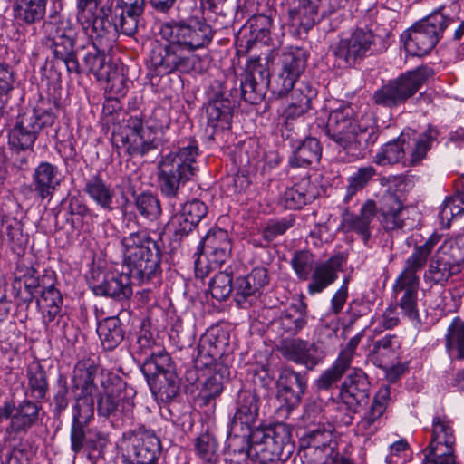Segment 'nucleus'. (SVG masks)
<instances>
[{"mask_svg": "<svg viewBox=\"0 0 464 464\" xmlns=\"http://www.w3.org/2000/svg\"><path fill=\"white\" fill-rule=\"evenodd\" d=\"M46 12V0H17L16 16L25 24L41 21Z\"/></svg>", "mask_w": 464, "mask_h": 464, "instance_id": "obj_50", "label": "nucleus"}, {"mask_svg": "<svg viewBox=\"0 0 464 464\" xmlns=\"http://www.w3.org/2000/svg\"><path fill=\"white\" fill-rule=\"evenodd\" d=\"M291 91V102L297 105H305L311 108L312 100L316 97L317 91L309 82H300L293 85Z\"/></svg>", "mask_w": 464, "mask_h": 464, "instance_id": "obj_64", "label": "nucleus"}, {"mask_svg": "<svg viewBox=\"0 0 464 464\" xmlns=\"http://www.w3.org/2000/svg\"><path fill=\"white\" fill-rule=\"evenodd\" d=\"M67 212L71 216L68 220L74 228H82L84 218L92 215L87 204L78 197H72L68 199Z\"/></svg>", "mask_w": 464, "mask_h": 464, "instance_id": "obj_61", "label": "nucleus"}, {"mask_svg": "<svg viewBox=\"0 0 464 464\" xmlns=\"http://www.w3.org/2000/svg\"><path fill=\"white\" fill-rule=\"evenodd\" d=\"M165 45H157L151 50V66L160 74H169L174 72L188 73L192 71L201 72V59L198 55H186L179 44L168 42Z\"/></svg>", "mask_w": 464, "mask_h": 464, "instance_id": "obj_21", "label": "nucleus"}, {"mask_svg": "<svg viewBox=\"0 0 464 464\" xmlns=\"http://www.w3.org/2000/svg\"><path fill=\"white\" fill-rule=\"evenodd\" d=\"M208 125L213 128L226 129L232 119V107L229 101L217 100L206 107Z\"/></svg>", "mask_w": 464, "mask_h": 464, "instance_id": "obj_49", "label": "nucleus"}, {"mask_svg": "<svg viewBox=\"0 0 464 464\" xmlns=\"http://www.w3.org/2000/svg\"><path fill=\"white\" fill-rule=\"evenodd\" d=\"M58 103L41 98L35 106L20 113L8 133V144L14 150H32L40 130L52 126L57 118Z\"/></svg>", "mask_w": 464, "mask_h": 464, "instance_id": "obj_8", "label": "nucleus"}, {"mask_svg": "<svg viewBox=\"0 0 464 464\" xmlns=\"http://www.w3.org/2000/svg\"><path fill=\"white\" fill-rule=\"evenodd\" d=\"M208 207L199 199H192L184 203L169 221V228L176 237L182 238L192 232L198 224L206 217Z\"/></svg>", "mask_w": 464, "mask_h": 464, "instance_id": "obj_32", "label": "nucleus"}, {"mask_svg": "<svg viewBox=\"0 0 464 464\" xmlns=\"http://www.w3.org/2000/svg\"><path fill=\"white\" fill-rule=\"evenodd\" d=\"M391 401V388L388 385H382L375 393L370 409L356 424V434L364 437L375 434L382 426V417Z\"/></svg>", "mask_w": 464, "mask_h": 464, "instance_id": "obj_31", "label": "nucleus"}, {"mask_svg": "<svg viewBox=\"0 0 464 464\" xmlns=\"http://www.w3.org/2000/svg\"><path fill=\"white\" fill-rule=\"evenodd\" d=\"M76 18L84 33L91 38H104L111 28L108 15L100 11L102 0H75Z\"/></svg>", "mask_w": 464, "mask_h": 464, "instance_id": "obj_25", "label": "nucleus"}, {"mask_svg": "<svg viewBox=\"0 0 464 464\" xmlns=\"http://www.w3.org/2000/svg\"><path fill=\"white\" fill-rule=\"evenodd\" d=\"M288 140L290 146L294 148L293 155L289 160L290 166L307 168L321 158L322 147L317 139L307 137L302 140L298 135L297 140Z\"/></svg>", "mask_w": 464, "mask_h": 464, "instance_id": "obj_39", "label": "nucleus"}, {"mask_svg": "<svg viewBox=\"0 0 464 464\" xmlns=\"http://www.w3.org/2000/svg\"><path fill=\"white\" fill-rule=\"evenodd\" d=\"M198 141L193 138L179 141L178 149L163 156L159 164L158 182L161 194L174 208L182 185L198 172Z\"/></svg>", "mask_w": 464, "mask_h": 464, "instance_id": "obj_6", "label": "nucleus"}, {"mask_svg": "<svg viewBox=\"0 0 464 464\" xmlns=\"http://www.w3.org/2000/svg\"><path fill=\"white\" fill-rule=\"evenodd\" d=\"M154 380L159 385L157 387V392L161 396H165L166 399H173L179 393V385L175 370L164 373L162 376L156 377Z\"/></svg>", "mask_w": 464, "mask_h": 464, "instance_id": "obj_63", "label": "nucleus"}, {"mask_svg": "<svg viewBox=\"0 0 464 464\" xmlns=\"http://www.w3.org/2000/svg\"><path fill=\"white\" fill-rule=\"evenodd\" d=\"M169 127V120L165 112L159 109L143 121L140 115H130L126 120L128 132L122 140L129 155L144 156L157 149L160 143L159 134Z\"/></svg>", "mask_w": 464, "mask_h": 464, "instance_id": "obj_11", "label": "nucleus"}, {"mask_svg": "<svg viewBox=\"0 0 464 464\" xmlns=\"http://www.w3.org/2000/svg\"><path fill=\"white\" fill-rule=\"evenodd\" d=\"M235 291L231 266L217 273L209 282V291L213 298L224 301Z\"/></svg>", "mask_w": 464, "mask_h": 464, "instance_id": "obj_51", "label": "nucleus"}, {"mask_svg": "<svg viewBox=\"0 0 464 464\" xmlns=\"http://www.w3.org/2000/svg\"><path fill=\"white\" fill-rule=\"evenodd\" d=\"M307 304L300 296L267 324L266 338L276 343L277 350L289 362L313 371L324 362L325 353L316 343L294 336L307 324Z\"/></svg>", "mask_w": 464, "mask_h": 464, "instance_id": "obj_2", "label": "nucleus"}, {"mask_svg": "<svg viewBox=\"0 0 464 464\" xmlns=\"http://www.w3.org/2000/svg\"><path fill=\"white\" fill-rule=\"evenodd\" d=\"M434 256L456 275L464 268V234L456 239L445 240Z\"/></svg>", "mask_w": 464, "mask_h": 464, "instance_id": "obj_42", "label": "nucleus"}, {"mask_svg": "<svg viewBox=\"0 0 464 464\" xmlns=\"http://www.w3.org/2000/svg\"><path fill=\"white\" fill-rule=\"evenodd\" d=\"M349 368L350 365L337 358L315 380L316 388L321 391H328L336 386Z\"/></svg>", "mask_w": 464, "mask_h": 464, "instance_id": "obj_54", "label": "nucleus"}, {"mask_svg": "<svg viewBox=\"0 0 464 464\" xmlns=\"http://www.w3.org/2000/svg\"><path fill=\"white\" fill-rule=\"evenodd\" d=\"M98 373V365L91 358L77 362L74 366L72 392L74 403L72 407L71 448L79 453L83 446L90 451L99 454L107 445V437L99 430H86L94 419V398L97 392L94 379Z\"/></svg>", "mask_w": 464, "mask_h": 464, "instance_id": "obj_1", "label": "nucleus"}, {"mask_svg": "<svg viewBox=\"0 0 464 464\" xmlns=\"http://www.w3.org/2000/svg\"><path fill=\"white\" fill-rule=\"evenodd\" d=\"M440 240L438 234L431 235L423 244L417 245L411 254L406 258L401 274L392 285V298L401 314L409 321L419 323L420 313L418 308L420 276L421 271L435 246Z\"/></svg>", "mask_w": 464, "mask_h": 464, "instance_id": "obj_5", "label": "nucleus"}, {"mask_svg": "<svg viewBox=\"0 0 464 464\" xmlns=\"http://www.w3.org/2000/svg\"><path fill=\"white\" fill-rule=\"evenodd\" d=\"M455 432L452 421L444 414L433 416L431 439L423 450L424 464H456Z\"/></svg>", "mask_w": 464, "mask_h": 464, "instance_id": "obj_19", "label": "nucleus"}, {"mask_svg": "<svg viewBox=\"0 0 464 464\" xmlns=\"http://www.w3.org/2000/svg\"><path fill=\"white\" fill-rule=\"evenodd\" d=\"M123 259H137L140 253L153 254V250L159 248V245L146 231H137L123 237L121 240Z\"/></svg>", "mask_w": 464, "mask_h": 464, "instance_id": "obj_43", "label": "nucleus"}, {"mask_svg": "<svg viewBox=\"0 0 464 464\" xmlns=\"http://www.w3.org/2000/svg\"><path fill=\"white\" fill-rule=\"evenodd\" d=\"M405 156V144L400 140L399 136L381 147L374 157V162L379 166L392 165L398 163Z\"/></svg>", "mask_w": 464, "mask_h": 464, "instance_id": "obj_52", "label": "nucleus"}, {"mask_svg": "<svg viewBox=\"0 0 464 464\" xmlns=\"http://www.w3.org/2000/svg\"><path fill=\"white\" fill-rule=\"evenodd\" d=\"M231 241L227 230L212 228L201 240V251L195 260L197 277L204 278L231 256Z\"/></svg>", "mask_w": 464, "mask_h": 464, "instance_id": "obj_20", "label": "nucleus"}, {"mask_svg": "<svg viewBox=\"0 0 464 464\" xmlns=\"http://www.w3.org/2000/svg\"><path fill=\"white\" fill-rule=\"evenodd\" d=\"M343 263V256L335 255L324 262L315 264L314 256L308 250L296 251L291 259L292 268L298 279H311L307 285V293L311 295L322 293L334 284Z\"/></svg>", "mask_w": 464, "mask_h": 464, "instance_id": "obj_10", "label": "nucleus"}, {"mask_svg": "<svg viewBox=\"0 0 464 464\" xmlns=\"http://www.w3.org/2000/svg\"><path fill=\"white\" fill-rule=\"evenodd\" d=\"M134 205L139 215L150 222L157 220L162 212L159 198L150 192L137 195L134 198Z\"/></svg>", "mask_w": 464, "mask_h": 464, "instance_id": "obj_53", "label": "nucleus"}, {"mask_svg": "<svg viewBox=\"0 0 464 464\" xmlns=\"http://www.w3.org/2000/svg\"><path fill=\"white\" fill-rule=\"evenodd\" d=\"M309 107L305 105H297L295 103L290 102L288 106L284 111V116L285 118V125L282 130V137L286 141V140H297L298 133L295 132V128L292 124V121L301 117L305 112L309 111Z\"/></svg>", "mask_w": 464, "mask_h": 464, "instance_id": "obj_60", "label": "nucleus"}, {"mask_svg": "<svg viewBox=\"0 0 464 464\" xmlns=\"http://www.w3.org/2000/svg\"><path fill=\"white\" fill-rule=\"evenodd\" d=\"M324 132L344 150H367L377 142L380 129L372 115L359 116L352 104L345 103L330 111Z\"/></svg>", "mask_w": 464, "mask_h": 464, "instance_id": "obj_4", "label": "nucleus"}, {"mask_svg": "<svg viewBox=\"0 0 464 464\" xmlns=\"http://www.w3.org/2000/svg\"><path fill=\"white\" fill-rule=\"evenodd\" d=\"M322 8V0H293L290 16L294 23L309 30L323 18Z\"/></svg>", "mask_w": 464, "mask_h": 464, "instance_id": "obj_41", "label": "nucleus"}, {"mask_svg": "<svg viewBox=\"0 0 464 464\" xmlns=\"http://www.w3.org/2000/svg\"><path fill=\"white\" fill-rule=\"evenodd\" d=\"M276 18V10L270 9L267 14H263V45L272 47L266 57L267 92L271 94L269 98L275 99L290 92L306 64V59L301 51L279 56L277 48L281 44L280 28L274 24Z\"/></svg>", "mask_w": 464, "mask_h": 464, "instance_id": "obj_3", "label": "nucleus"}, {"mask_svg": "<svg viewBox=\"0 0 464 464\" xmlns=\"http://www.w3.org/2000/svg\"><path fill=\"white\" fill-rule=\"evenodd\" d=\"M377 214V206L374 200H366L355 214L347 208L343 213L342 226L346 232L356 234L365 246L372 237L374 221Z\"/></svg>", "mask_w": 464, "mask_h": 464, "instance_id": "obj_29", "label": "nucleus"}, {"mask_svg": "<svg viewBox=\"0 0 464 464\" xmlns=\"http://www.w3.org/2000/svg\"><path fill=\"white\" fill-rule=\"evenodd\" d=\"M145 0H106L100 11L111 22L115 30L127 36H133L144 13Z\"/></svg>", "mask_w": 464, "mask_h": 464, "instance_id": "obj_23", "label": "nucleus"}, {"mask_svg": "<svg viewBox=\"0 0 464 464\" xmlns=\"http://www.w3.org/2000/svg\"><path fill=\"white\" fill-rule=\"evenodd\" d=\"M440 135L439 130L429 125L423 132H417L415 130L404 129L400 140L405 144L406 154L409 158L406 160L409 166H416L426 158L427 152L431 149L433 143L438 140Z\"/></svg>", "mask_w": 464, "mask_h": 464, "instance_id": "obj_28", "label": "nucleus"}, {"mask_svg": "<svg viewBox=\"0 0 464 464\" xmlns=\"http://www.w3.org/2000/svg\"><path fill=\"white\" fill-rule=\"evenodd\" d=\"M97 333L106 350H113L124 339L125 332L121 320L116 316L107 317L98 324Z\"/></svg>", "mask_w": 464, "mask_h": 464, "instance_id": "obj_46", "label": "nucleus"}, {"mask_svg": "<svg viewBox=\"0 0 464 464\" xmlns=\"http://www.w3.org/2000/svg\"><path fill=\"white\" fill-rule=\"evenodd\" d=\"M376 175L377 171L374 167L364 166L348 177L343 203L346 205L351 203L353 198L362 191Z\"/></svg>", "mask_w": 464, "mask_h": 464, "instance_id": "obj_48", "label": "nucleus"}, {"mask_svg": "<svg viewBox=\"0 0 464 464\" xmlns=\"http://www.w3.org/2000/svg\"><path fill=\"white\" fill-rule=\"evenodd\" d=\"M227 344V334L218 329L208 331L199 339L198 359L204 365L212 364L225 353Z\"/></svg>", "mask_w": 464, "mask_h": 464, "instance_id": "obj_38", "label": "nucleus"}, {"mask_svg": "<svg viewBox=\"0 0 464 464\" xmlns=\"http://www.w3.org/2000/svg\"><path fill=\"white\" fill-rule=\"evenodd\" d=\"M174 370L169 354L164 350L152 353L147 357L141 366V372L147 378L153 379Z\"/></svg>", "mask_w": 464, "mask_h": 464, "instance_id": "obj_47", "label": "nucleus"}, {"mask_svg": "<svg viewBox=\"0 0 464 464\" xmlns=\"http://www.w3.org/2000/svg\"><path fill=\"white\" fill-rule=\"evenodd\" d=\"M294 223L295 218L291 216L269 219L265 228H263V238L267 241H272L276 237L285 234L294 226Z\"/></svg>", "mask_w": 464, "mask_h": 464, "instance_id": "obj_62", "label": "nucleus"}, {"mask_svg": "<svg viewBox=\"0 0 464 464\" xmlns=\"http://www.w3.org/2000/svg\"><path fill=\"white\" fill-rule=\"evenodd\" d=\"M44 44L56 60L62 61L72 73L81 72V64L74 50L77 29L70 19L59 14H50L43 24Z\"/></svg>", "mask_w": 464, "mask_h": 464, "instance_id": "obj_9", "label": "nucleus"}, {"mask_svg": "<svg viewBox=\"0 0 464 464\" xmlns=\"http://www.w3.org/2000/svg\"><path fill=\"white\" fill-rule=\"evenodd\" d=\"M130 440L134 464H157L161 452V445L152 430L140 427L131 432Z\"/></svg>", "mask_w": 464, "mask_h": 464, "instance_id": "obj_30", "label": "nucleus"}, {"mask_svg": "<svg viewBox=\"0 0 464 464\" xmlns=\"http://www.w3.org/2000/svg\"><path fill=\"white\" fill-rule=\"evenodd\" d=\"M22 278L24 288L32 296L40 294L37 305L46 328L66 337L68 317L61 313L63 297L56 287V274L52 270H45L40 276L34 268L27 267Z\"/></svg>", "mask_w": 464, "mask_h": 464, "instance_id": "obj_7", "label": "nucleus"}, {"mask_svg": "<svg viewBox=\"0 0 464 464\" xmlns=\"http://www.w3.org/2000/svg\"><path fill=\"white\" fill-rule=\"evenodd\" d=\"M128 274L137 285H151L154 287L160 282L161 274L160 262L161 255L160 247L150 252L140 253L137 259H123Z\"/></svg>", "mask_w": 464, "mask_h": 464, "instance_id": "obj_27", "label": "nucleus"}, {"mask_svg": "<svg viewBox=\"0 0 464 464\" xmlns=\"http://www.w3.org/2000/svg\"><path fill=\"white\" fill-rule=\"evenodd\" d=\"M259 395L255 390L254 392L243 390L238 393L237 408L231 420V429L237 424L246 426L249 430L247 440L246 456L254 464H261L258 447L261 444V422H258L259 416Z\"/></svg>", "mask_w": 464, "mask_h": 464, "instance_id": "obj_17", "label": "nucleus"}, {"mask_svg": "<svg viewBox=\"0 0 464 464\" xmlns=\"http://www.w3.org/2000/svg\"><path fill=\"white\" fill-rule=\"evenodd\" d=\"M370 385L367 374L360 368L353 369L346 376L339 392L341 404L348 410L340 420L343 424L350 425L353 415L369 403Z\"/></svg>", "mask_w": 464, "mask_h": 464, "instance_id": "obj_22", "label": "nucleus"}, {"mask_svg": "<svg viewBox=\"0 0 464 464\" xmlns=\"http://www.w3.org/2000/svg\"><path fill=\"white\" fill-rule=\"evenodd\" d=\"M82 191L102 210L111 212L117 208L115 190L100 173L84 179Z\"/></svg>", "mask_w": 464, "mask_h": 464, "instance_id": "obj_35", "label": "nucleus"}, {"mask_svg": "<svg viewBox=\"0 0 464 464\" xmlns=\"http://www.w3.org/2000/svg\"><path fill=\"white\" fill-rule=\"evenodd\" d=\"M379 38L366 27H357L343 34L338 43L332 46L338 66L353 68L365 58L378 53L376 42Z\"/></svg>", "mask_w": 464, "mask_h": 464, "instance_id": "obj_15", "label": "nucleus"}, {"mask_svg": "<svg viewBox=\"0 0 464 464\" xmlns=\"http://www.w3.org/2000/svg\"><path fill=\"white\" fill-rule=\"evenodd\" d=\"M132 285L135 283L127 272H111L104 274L101 282L92 283V289L96 295L124 300L131 296Z\"/></svg>", "mask_w": 464, "mask_h": 464, "instance_id": "obj_34", "label": "nucleus"}, {"mask_svg": "<svg viewBox=\"0 0 464 464\" xmlns=\"http://www.w3.org/2000/svg\"><path fill=\"white\" fill-rule=\"evenodd\" d=\"M405 208L393 193L384 194L381 200L380 222L386 231L402 230L406 227Z\"/></svg>", "mask_w": 464, "mask_h": 464, "instance_id": "obj_37", "label": "nucleus"}, {"mask_svg": "<svg viewBox=\"0 0 464 464\" xmlns=\"http://www.w3.org/2000/svg\"><path fill=\"white\" fill-rule=\"evenodd\" d=\"M277 400L288 411L298 406L307 389V374L285 367L276 381Z\"/></svg>", "mask_w": 464, "mask_h": 464, "instance_id": "obj_26", "label": "nucleus"}, {"mask_svg": "<svg viewBox=\"0 0 464 464\" xmlns=\"http://www.w3.org/2000/svg\"><path fill=\"white\" fill-rule=\"evenodd\" d=\"M28 385L31 396L37 399L44 398L48 383L46 372L39 363H32L27 369Z\"/></svg>", "mask_w": 464, "mask_h": 464, "instance_id": "obj_57", "label": "nucleus"}, {"mask_svg": "<svg viewBox=\"0 0 464 464\" xmlns=\"http://www.w3.org/2000/svg\"><path fill=\"white\" fill-rule=\"evenodd\" d=\"M5 234L10 241L12 251L22 256L26 248V240L24 238L22 227L16 218H7L5 221Z\"/></svg>", "mask_w": 464, "mask_h": 464, "instance_id": "obj_59", "label": "nucleus"}, {"mask_svg": "<svg viewBox=\"0 0 464 464\" xmlns=\"http://www.w3.org/2000/svg\"><path fill=\"white\" fill-rule=\"evenodd\" d=\"M34 191L42 199L51 198L60 185V171L50 162H41L34 173Z\"/></svg>", "mask_w": 464, "mask_h": 464, "instance_id": "obj_40", "label": "nucleus"}, {"mask_svg": "<svg viewBox=\"0 0 464 464\" xmlns=\"http://www.w3.org/2000/svg\"><path fill=\"white\" fill-rule=\"evenodd\" d=\"M450 19L435 11L424 19L416 22L401 35L405 51L411 56H423L438 44Z\"/></svg>", "mask_w": 464, "mask_h": 464, "instance_id": "obj_13", "label": "nucleus"}, {"mask_svg": "<svg viewBox=\"0 0 464 464\" xmlns=\"http://www.w3.org/2000/svg\"><path fill=\"white\" fill-rule=\"evenodd\" d=\"M289 438L290 432L282 422L263 426V464L282 462L283 450Z\"/></svg>", "mask_w": 464, "mask_h": 464, "instance_id": "obj_33", "label": "nucleus"}, {"mask_svg": "<svg viewBox=\"0 0 464 464\" xmlns=\"http://www.w3.org/2000/svg\"><path fill=\"white\" fill-rule=\"evenodd\" d=\"M256 74L261 77V63L259 56L250 57L247 61L245 76L241 81L242 97L250 104H258L261 102V94Z\"/></svg>", "mask_w": 464, "mask_h": 464, "instance_id": "obj_45", "label": "nucleus"}, {"mask_svg": "<svg viewBox=\"0 0 464 464\" xmlns=\"http://www.w3.org/2000/svg\"><path fill=\"white\" fill-rule=\"evenodd\" d=\"M195 451L198 458L207 463H216L218 458V443L208 432L200 434L195 440Z\"/></svg>", "mask_w": 464, "mask_h": 464, "instance_id": "obj_56", "label": "nucleus"}, {"mask_svg": "<svg viewBox=\"0 0 464 464\" xmlns=\"http://www.w3.org/2000/svg\"><path fill=\"white\" fill-rule=\"evenodd\" d=\"M103 38H92V43L87 46L86 53L82 58L84 70L93 74H100L105 65V53L101 51L94 41H101Z\"/></svg>", "mask_w": 464, "mask_h": 464, "instance_id": "obj_58", "label": "nucleus"}, {"mask_svg": "<svg viewBox=\"0 0 464 464\" xmlns=\"http://www.w3.org/2000/svg\"><path fill=\"white\" fill-rule=\"evenodd\" d=\"M456 274L446 265H443L434 255L430 259L428 268L425 270L423 279L430 285H445L449 279Z\"/></svg>", "mask_w": 464, "mask_h": 464, "instance_id": "obj_55", "label": "nucleus"}, {"mask_svg": "<svg viewBox=\"0 0 464 464\" xmlns=\"http://www.w3.org/2000/svg\"><path fill=\"white\" fill-rule=\"evenodd\" d=\"M94 383L97 384L96 379ZM102 390L100 391L97 386V392L93 393L92 397L99 395L97 401V411L99 415L109 418L117 417L119 414L130 411L133 404L131 401L132 389L128 387L127 384L116 375H102L100 379Z\"/></svg>", "mask_w": 464, "mask_h": 464, "instance_id": "obj_18", "label": "nucleus"}, {"mask_svg": "<svg viewBox=\"0 0 464 464\" xmlns=\"http://www.w3.org/2000/svg\"><path fill=\"white\" fill-rule=\"evenodd\" d=\"M44 415L42 406L27 399L17 405L12 401H5L0 405V424L8 421L5 436L9 440L22 439L43 421Z\"/></svg>", "mask_w": 464, "mask_h": 464, "instance_id": "obj_16", "label": "nucleus"}, {"mask_svg": "<svg viewBox=\"0 0 464 464\" xmlns=\"http://www.w3.org/2000/svg\"><path fill=\"white\" fill-rule=\"evenodd\" d=\"M261 296V269L254 267L250 273L235 281V301L246 309L259 301Z\"/></svg>", "mask_w": 464, "mask_h": 464, "instance_id": "obj_36", "label": "nucleus"}, {"mask_svg": "<svg viewBox=\"0 0 464 464\" xmlns=\"http://www.w3.org/2000/svg\"><path fill=\"white\" fill-rule=\"evenodd\" d=\"M269 188H271V195L268 200L278 199L279 203L288 209H300L319 196V188L309 179H303L293 187L287 188L283 195H281L279 181H271Z\"/></svg>", "mask_w": 464, "mask_h": 464, "instance_id": "obj_24", "label": "nucleus"}, {"mask_svg": "<svg viewBox=\"0 0 464 464\" xmlns=\"http://www.w3.org/2000/svg\"><path fill=\"white\" fill-rule=\"evenodd\" d=\"M445 351L451 361L464 360V320L452 319L445 334Z\"/></svg>", "mask_w": 464, "mask_h": 464, "instance_id": "obj_44", "label": "nucleus"}, {"mask_svg": "<svg viewBox=\"0 0 464 464\" xmlns=\"http://www.w3.org/2000/svg\"><path fill=\"white\" fill-rule=\"evenodd\" d=\"M159 34L167 42L177 43L184 50L193 52L212 42L214 30L205 19L170 20L159 24Z\"/></svg>", "mask_w": 464, "mask_h": 464, "instance_id": "obj_14", "label": "nucleus"}, {"mask_svg": "<svg viewBox=\"0 0 464 464\" xmlns=\"http://www.w3.org/2000/svg\"><path fill=\"white\" fill-rule=\"evenodd\" d=\"M429 76L430 69L426 66L401 73L376 89L372 94V102L383 108L399 107L420 90Z\"/></svg>", "mask_w": 464, "mask_h": 464, "instance_id": "obj_12", "label": "nucleus"}]
</instances>
